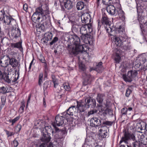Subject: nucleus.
Masks as SVG:
<instances>
[{"mask_svg":"<svg viewBox=\"0 0 147 147\" xmlns=\"http://www.w3.org/2000/svg\"><path fill=\"white\" fill-rule=\"evenodd\" d=\"M106 30L107 32L109 33L110 34H111V32H112V30L110 27H109L107 28H106Z\"/></svg>","mask_w":147,"mask_h":147,"instance_id":"nucleus-61","label":"nucleus"},{"mask_svg":"<svg viewBox=\"0 0 147 147\" xmlns=\"http://www.w3.org/2000/svg\"><path fill=\"white\" fill-rule=\"evenodd\" d=\"M42 9L41 7H39L36 9L35 12L33 14L32 17V21L35 23H38L42 16L41 12L42 11Z\"/></svg>","mask_w":147,"mask_h":147,"instance_id":"nucleus-5","label":"nucleus"},{"mask_svg":"<svg viewBox=\"0 0 147 147\" xmlns=\"http://www.w3.org/2000/svg\"><path fill=\"white\" fill-rule=\"evenodd\" d=\"M64 6L66 9H71L73 7L72 2L69 0H65L64 1Z\"/></svg>","mask_w":147,"mask_h":147,"instance_id":"nucleus-20","label":"nucleus"},{"mask_svg":"<svg viewBox=\"0 0 147 147\" xmlns=\"http://www.w3.org/2000/svg\"><path fill=\"white\" fill-rule=\"evenodd\" d=\"M16 24L13 25L12 26H10L11 29L10 32L12 36L13 37L16 38L20 36L21 35L20 31L18 28L16 27Z\"/></svg>","mask_w":147,"mask_h":147,"instance_id":"nucleus-8","label":"nucleus"},{"mask_svg":"<svg viewBox=\"0 0 147 147\" xmlns=\"http://www.w3.org/2000/svg\"><path fill=\"white\" fill-rule=\"evenodd\" d=\"M83 76L84 79V81L83 82V85L86 86L90 84L91 81V78L90 75L85 72L83 74Z\"/></svg>","mask_w":147,"mask_h":147,"instance_id":"nucleus-13","label":"nucleus"},{"mask_svg":"<svg viewBox=\"0 0 147 147\" xmlns=\"http://www.w3.org/2000/svg\"><path fill=\"white\" fill-rule=\"evenodd\" d=\"M104 97L105 95L103 94H98L96 97V100L97 102L99 104H102L103 101Z\"/></svg>","mask_w":147,"mask_h":147,"instance_id":"nucleus-22","label":"nucleus"},{"mask_svg":"<svg viewBox=\"0 0 147 147\" xmlns=\"http://www.w3.org/2000/svg\"><path fill=\"white\" fill-rule=\"evenodd\" d=\"M58 40V38L56 37H55L53 40L50 43V45H51L54 43L57 42Z\"/></svg>","mask_w":147,"mask_h":147,"instance_id":"nucleus-49","label":"nucleus"},{"mask_svg":"<svg viewBox=\"0 0 147 147\" xmlns=\"http://www.w3.org/2000/svg\"><path fill=\"white\" fill-rule=\"evenodd\" d=\"M92 31L91 26L90 24H86L81 26L80 28V32L82 36H84L86 37L88 32L90 33Z\"/></svg>","mask_w":147,"mask_h":147,"instance_id":"nucleus-7","label":"nucleus"},{"mask_svg":"<svg viewBox=\"0 0 147 147\" xmlns=\"http://www.w3.org/2000/svg\"><path fill=\"white\" fill-rule=\"evenodd\" d=\"M80 28V26L79 24L76 23V22H74L73 23L72 27V30L73 31H74L76 32H77Z\"/></svg>","mask_w":147,"mask_h":147,"instance_id":"nucleus-27","label":"nucleus"},{"mask_svg":"<svg viewBox=\"0 0 147 147\" xmlns=\"http://www.w3.org/2000/svg\"><path fill=\"white\" fill-rule=\"evenodd\" d=\"M17 53L13 51L11 52L7 56L9 60V65H10L13 68L16 67L18 65L19 63L15 58V56Z\"/></svg>","mask_w":147,"mask_h":147,"instance_id":"nucleus-3","label":"nucleus"},{"mask_svg":"<svg viewBox=\"0 0 147 147\" xmlns=\"http://www.w3.org/2000/svg\"><path fill=\"white\" fill-rule=\"evenodd\" d=\"M90 105H92V107L93 108H95L96 105V102L95 99L90 97Z\"/></svg>","mask_w":147,"mask_h":147,"instance_id":"nucleus-35","label":"nucleus"},{"mask_svg":"<svg viewBox=\"0 0 147 147\" xmlns=\"http://www.w3.org/2000/svg\"><path fill=\"white\" fill-rule=\"evenodd\" d=\"M38 27L37 29V31L38 30L39 32H41V31H44L45 30L46 27V26L45 23H42V24L38 25Z\"/></svg>","mask_w":147,"mask_h":147,"instance_id":"nucleus-30","label":"nucleus"},{"mask_svg":"<svg viewBox=\"0 0 147 147\" xmlns=\"http://www.w3.org/2000/svg\"><path fill=\"white\" fill-rule=\"evenodd\" d=\"M131 92V91L130 89L129 88L127 89L126 90V92L125 93L126 96L127 97H129Z\"/></svg>","mask_w":147,"mask_h":147,"instance_id":"nucleus-52","label":"nucleus"},{"mask_svg":"<svg viewBox=\"0 0 147 147\" xmlns=\"http://www.w3.org/2000/svg\"><path fill=\"white\" fill-rule=\"evenodd\" d=\"M5 15H5V13H3L1 11L0 12V20H2V18H3L5 16Z\"/></svg>","mask_w":147,"mask_h":147,"instance_id":"nucleus-60","label":"nucleus"},{"mask_svg":"<svg viewBox=\"0 0 147 147\" xmlns=\"http://www.w3.org/2000/svg\"><path fill=\"white\" fill-rule=\"evenodd\" d=\"M137 72L135 70H130L128 72L127 75L123 74L122 77L125 81L131 82L133 79L136 77L137 75Z\"/></svg>","mask_w":147,"mask_h":147,"instance_id":"nucleus-4","label":"nucleus"},{"mask_svg":"<svg viewBox=\"0 0 147 147\" xmlns=\"http://www.w3.org/2000/svg\"><path fill=\"white\" fill-rule=\"evenodd\" d=\"M11 46L13 48H21L22 47L21 43L19 42L15 43H11L10 44Z\"/></svg>","mask_w":147,"mask_h":147,"instance_id":"nucleus-33","label":"nucleus"},{"mask_svg":"<svg viewBox=\"0 0 147 147\" xmlns=\"http://www.w3.org/2000/svg\"><path fill=\"white\" fill-rule=\"evenodd\" d=\"M76 108L75 106H73L71 107H69L67 110V111H68L70 115H73V114L75 112L76 110Z\"/></svg>","mask_w":147,"mask_h":147,"instance_id":"nucleus-29","label":"nucleus"},{"mask_svg":"<svg viewBox=\"0 0 147 147\" xmlns=\"http://www.w3.org/2000/svg\"><path fill=\"white\" fill-rule=\"evenodd\" d=\"M98 129L99 131V134L103 133V132L107 131H109V128L106 126L99 127Z\"/></svg>","mask_w":147,"mask_h":147,"instance_id":"nucleus-25","label":"nucleus"},{"mask_svg":"<svg viewBox=\"0 0 147 147\" xmlns=\"http://www.w3.org/2000/svg\"><path fill=\"white\" fill-rule=\"evenodd\" d=\"M140 139L142 144L145 145H147V136H144L143 135H142Z\"/></svg>","mask_w":147,"mask_h":147,"instance_id":"nucleus-31","label":"nucleus"},{"mask_svg":"<svg viewBox=\"0 0 147 147\" xmlns=\"http://www.w3.org/2000/svg\"><path fill=\"white\" fill-rule=\"evenodd\" d=\"M64 88L66 91H68L70 90V86L68 84L65 85L64 86Z\"/></svg>","mask_w":147,"mask_h":147,"instance_id":"nucleus-55","label":"nucleus"},{"mask_svg":"<svg viewBox=\"0 0 147 147\" xmlns=\"http://www.w3.org/2000/svg\"><path fill=\"white\" fill-rule=\"evenodd\" d=\"M146 59L145 58H143L140 61V64H144L146 62Z\"/></svg>","mask_w":147,"mask_h":147,"instance_id":"nucleus-58","label":"nucleus"},{"mask_svg":"<svg viewBox=\"0 0 147 147\" xmlns=\"http://www.w3.org/2000/svg\"><path fill=\"white\" fill-rule=\"evenodd\" d=\"M101 22L102 24L108 25L109 26V20L107 15L105 14L102 15L101 19Z\"/></svg>","mask_w":147,"mask_h":147,"instance_id":"nucleus-21","label":"nucleus"},{"mask_svg":"<svg viewBox=\"0 0 147 147\" xmlns=\"http://www.w3.org/2000/svg\"><path fill=\"white\" fill-rule=\"evenodd\" d=\"M133 147H140V143L139 141L136 140L132 143Z\"/></svg>","mask_w":147,"mask_h":147,"instance_id":"nucleus-38","label":"nucleus"},{"mask_svg":"<svg viewBox=\"0 0 147 147\" xmlns=\"http://www.w3.org/2000/svg\"><path fill=\"white\" fill-rule=\"evenodd\" d=\"M103 113L104 116L103 117H102V121H101V124L106 125L109 126L113 124L112 122L108 121H105L106 117L105 116L104 112H103Z\"/></svg>","mask_w":147,"mask_h":147,"instance_id":"nucleus-23","label":"nucleus"},{"mask_svg":"<svg viewBox=\"0 0 147 147\" xmlns=\"http://www.w3.org/2000/svg\"><path fill=\"white\" fill-rule=\"evenodd\" d=\"M127 113V108H123L121 109V113L122 115H125Z\"/></svg>","mask_w":147,"mask_h":147,"instance_id":"nucleus-47","label":"nucleus"},{"mask_svg":"<svg viewBox=\"0 0 147 147\" xmlns=\"http://www.w3.org/2000/svg\"><path fill=\"white\" fill-rule=\"evenodd\" d=\"M7 90L3 86L0 88V93L2 94H5L7 92Z\"/></svg>","mask_w":147,"mask_h":147,"instance_id":"nucleus-44","label":"nucleus"},{"mask_svg":"<svg viewBox=\"0 0 147 147\" xmlns=\"http://www.w3.org/2000/svg\"><path fill=\"white\" fill-rule=\"evenodd\" d=\"M98 110L96 109H93L89 111L87 115L88 117L90 116V115H94L98 113Z\"/></svg>","mask_w":147,"mask_h":147,"instance_id":"nucleus-34","label":"nucleus"},{"mask_svg":"<svg viewBox=\"0 0 147 147\" xmlns=\"http://www.w3.org/2000/svg\"><path fill=\"white\" fill-rule=\"evenodd\" d=\"M55 121L57 125L58 126L62 125L64 123L63 117L58 115L56 116Z\"/></svg>","mask_w":147,"mask_h":147,"instance_id":"nucleus-15","label":"nucleus"},{"mask_svg":"<svg viewBox=\"0 0 147 147\" xmlns=\"http://www.w3.org/2000/svg\"><path fill=\"white\" fill-rule=\"evenodd\" d=\"M19 117H17L13 119L12 121V125H13L14 123L19 119Z\"/></svg>","mask_w":147,"mask_h":147,"instance_id":"nucleus-56","label":"nucleus"},{"mask_svg":"<svg viewBox=\"0 0 147 147\" xmlns=\"http://www.w3.org/2000/svg\"><path fill=\"white\" fill-rule=\"evenodd\" d=\"M42 16H41V21L42 23H45V25H47V22L48 21V18H49V16H47L45 14H43L41 13Z\"/></svg>","mask_w":147,"mask_h":147,"instance_id":"nucleus-26","label":"nucleus"},{"mask_svg":"<svg viewBox=\"0 0 147 147\" xmlns=\"http://www.w3.org/2000/svg\"><path fill=\"white\" fill-rule=\"evenodd\" d=\"M125 36V35L123 34V35L120 36V37H115L113 38V40L117 46L121 47L122 45L123 40L124 39V37Z\"/></svg>","mask_w":147,"mask_h":147,"instance_id":"nucleus-12","label":"nucleus"},{"mask_svg":"<svg viewBox=\"0 0 147 147\" xmlns=\"http://www.w3.org/2000/svg\"><path fill=\"white\" fill-rule=\"evenodd\" d=\"M25 106L24 102H22V105L20 107V109L22 110V112H23L24 110V108Z\"/></svg>","mask_w":147,"mask_h":147,"instance_id":"nucleus-62","label":"nucleus"},{"mask_svg":"<svg viewBox=\"0 0 147 147\" xmlns=\"http://www.w3.org/2000/svg\"><path fill=\"white\" fill-rule=\"evenodd\" d=\"M123 40L122 45L121 47V48L126 51L130 50L131 48V46L130 42L128 40L127 36H125L124 37V39Z\"/></svg>","mask_w":147,"mask_h":147,"instance_id":"nucleus-10","label":"nucleus"},{"mask_svg":"<svg viewBox=\"0 0 147 147\" xmlns=\"http://www.w3.org/2000/svg\"><path fill=\"white\" fill-rule=\"evenodd\" d=\"M112 0H102V2L104 4L109 5L112 3Z\"/></svg>","mask_w":147,"mask_h":147,"instance_id":"nucleus-41","label":"nucleus"},{"mask_svg":"<svg viewBox=\"0 0 147 147\" xmlns=\"http://www.w3.org/2000/svg\"><path fill=\"white\" fill-rule=\"evenodd\" d=\"M16 74L9 75L7 74L6 76L4 78V80L8 83H11V82L13 84L17 83L18 78H16Z\"/></svg>","mask_w":147,"mask_h":147,"instance_id":"nucleus-9","label":"nucleus"},{"mask_svg":"<svg viewBox=\"0 0 147 147\" xmlns=\"http://www.w3.org/2000/svg\"><path fill=\"white\" fill-rule=\"evenodd\" d=\"M45 36L42 39V41L44 43H46L49 40H51L53 37V34L51 32H48L45 35Z\"/></svg>","mask_w":147,"mask_h":147,"instance_id":"nucleus-14","label":"nucleus"},{"mask_svg":"<svg viewBox=\"0 0 147 147\" xmlns=\"http://www.w3.org/2000/svg\"><path fill=\"white\" fill-rule=\"evenodd\" d=\"M2 20H3L4 23L6 24L9 25L10 27L12 26L13 25V24H16L15 21L13 18L6 15L5 16L4 18Z\"/></svg>","mask_w":147,"mask_h":147,"instance_id":"nucleus-11","label":"nucleus"},{"mask_svg":"<svg viewBox=\"0 0 147 147\" xmlns=\"http://www.w3.org/2000/svg\"><path fill=\"white\" fill-rule=\"evenodd\" d=\"M49 83V82L48 81H46L44 83V87H45L46 88H47L49 86H48V85Z\"/></svg>","mask_w":147,"mask_h":147,"instance_id":"nucleus-63","label":"nucleus"},{"mask_svg":"<svg viewBox=\"0 0 147 147\" xmlns=\"http://www.w3.org/2000/svg\"><path fill=\"white\" fill-rule=\"evenodd\" d=\"M7 74L5 72H4L2 73L0 70V80H1L2 79L4 80V78L6 76Z\"/></svg>","mask_w":147,"mask_h":147,"instance_id":"nucleus-42","label":"nucleus"},{"mask_svg":"<svg viewBox=\"0 0 147 147\" xmlns=\"http://www.w3.org/2000/svg\"><path fill=\"white\" fill-rule=\"evenodd\" d=\"M79 67L80 69H81L83 71H84L86 68L85 67V65L81 63L79 64Z\"/></svg>","mask_w":147,"mask_h":147,"instance_id":"nucleus-50","label":"nucleus"},{"mask_svg":"<svg viewBox=\"0 0 147 147\" xmlns=\"http://www.w3.org/2000/svg\"><path fill=\"white\" fill-rule=\"evenodd\" d=\"M51 139V138L48 134H43L40 140L42 141L47 143L50 141Z\"/></svg>","mask_w":147,"mask_h":147,"instance_id":"nucleus-19","label":"nucleus"},{"mask_svg":"<svg viewBox=\"0 0 147 147\" xmlns=\"http://www.w3.org/2000/svg\"><path fill=\"white\" fill-rule=\"evenodd\" d=\"M5 132L8 137L11 136L14 134L13 132L9 131L7 130H5Z\"/></svg>","mask_w":147,"mask_h":147,"instance_id":"nucleus-54","label":"nucleus"},{"mask_svg":"<svg viewBox=\"0 0 147 147\" xmlns=\"http://www.w3.org/2000/svg\"><path fill=\"white\" fill-rule=\"evenodd\" d=\"M45 129L47 131V134H49V132H51L52 134H53L54 131L52 129L51 127V126H47L45 127Z\"/></svg>","mask_w":147,"mask_h":147,"instance_id":"nucleus-37","label":"nucleus"},{"mask_svg":"<svg viewBox=\"0 0 147 147\" xmlns=\"http://www.w3.org/2000/svg\"><path fill=\"white\" fill-rule=\"evenodd\" d=\"M85 5L84 2L81 1H78L76 4V7L78 10H81L84 7Z\"/></svg>","mask_w":147,"mask_h":147,"instance_id":"nucleus-24","label":"nucleus"},{"mask_svg":"<svg viewBox=\"0 0 147 147\" xmlns=\"http://www.w3.org/2000/svg\"><path fill=\"white\" fill-rule=\"evenodd\" d=\"M13 144L14 146L16 147L18 146V142L17 140H15L13 141Z\"/></svg>","mask_w":147,"mask_h":147,"instance_id":"nucleus-59","label":"nucleus"},{"mask_svg":"<svg viewBox=\"0 0 147 147\" xmlns=\"http://www.w3.org/2000/svg\"><path fill=\"white\" fill-rule=\"evenodd\" d=\"M28 8V5L27 4H25L23 5V9L26 12H27Z\"/></svg>","mask_w":147,"mask_h":147,"instance_id":"nucleus-57","label":"nucleus"},{"mask_svg":"<svg viewBox=\"0 0 147 147\" xmlns=\"http://www.w3.org/2000/svg\"><path fill=\"white\" fill-rule=\"evenodd\" d=\"M106 10L107 12L111 15H113L115 13V8L113 5H108L107 7Z\"/></svg>","mask_w":147,"mask_h":147,"instance_id":"nucleus-17","label":"nucleus"},{"mask_svg":"<svg viewBox=\"0 0 147 147\" xmlns=\"http://www.w3.org/2000/svg\"><path fill=\"white\" fill-rule=\"evenodd\" d=\"M118 32L121 34L124 31V29L122 26H120L118 29Z\"/></svg>","mask_w":147,"mask_h":147,"instance_id":"nucleus-48","label":"nucleus"},{"mask_svg":"<svg viewBox=\"0 0 147 147\" xmlns=\"http://www.w3.org/2000/svg\"><path fill=\"white\" fill-rule=\"evenodd\" d=\"M68 111H67V110L66 111L63 112L62 113V115H63L62 116L63 117V118H67L68 117V116L70 115Z\"/></svg>","mask_w":147,"mask_h":147,"instance_id":"nucleus-46","label":"nucleus"},{"mask_svg":"<svg viewBox=\"0 0 147 147\" xmlns=\"http://www.w3.org/2000/svg\"><path fill=\"white\" fill-rule=\"evenodd\" d=\"M21 125L20 124H18L15 128V131L16 132H19L21 129Z\"/></svg>","mask_w":147,"mask_h":147,"instance_id":"nucleus-45","label":"nucleus"},{"mask_svg":"<svg viewBox=\"0 0 147 147\" xmlns=\"http://www.w3.org/2000/svg\"><path fill=\"white\" fill-rule=\"evenodd\" d=\"M43 76V74L41 73L39 74V77L38 85H40L41 83L42 82V78Z\"/></svg>","mask_w":147,"mask_h":147,"instance_id":"nucleus-40","label":"nucleus"},{"mask_svg":"<svg viewBox=\"0 0 147 147\" xmlns=\"http://www.w3.org/2000/svg\"><path fill=\"white\" fill-rule=\"evenodd\" d=\"M117 12L119 17L121 18L122 20L124 21L125 18L124 12L121 9H119L117 11Z\"/></svg>","mask_w":147,"mask_h":147,"instance_id":"nucleus-28","label":"nucleus"},{"mask_svg":"<svg viewBox=\"0 0 147 147\" xmlns=\"http://www.w3.org/2000/svg\"><path fill=\"white\" fill-rule=\"evenodd\" d=\"M39 59L41 62L44 63H46V61L44 57L40 55V57H39Z\"/></svg>","mask_w":147,"mask_h":147,"instance_id":"nucleus-51","label":"nucleus"},{"mask_svg":"<svg viewBox=\"0 0 147 147\" xmlns=\"http://www.w3.org/2000/svg\"><path fill=\"white\" fill-rule=\"evenodd\" d=\"M102 63L101 62L99 63L98 65H96L95 68V70L97 71L98 72H100L102 69Z\"/></svg>","mask_w":147,"mask_h":147,"instance_id":"nucleus-32","label":"nucleus"},{"mask_svg":"<svg viewBox=\"0 0 147 147\" xmlns=\"http://www.w3.org/2000/svg\"><path fill=\"white\" fill-rule=\"evenodd\" d=\"M100 136L102 138H105L109 136V131H105L103 133L99 134Z\"/></svg>","mask_w":147,"mask_h":147,"instance_id":"nucleus-36","label":"nucleus"},{"mask_svg":"<svg viewBox=\"0 0 147 147\" xmlns=\"http://www.w3.org/2000/svg\"><path fill=\"white\" fill-rule=\"evenodd\" d=\"M53 126L55 128V131L57 133L58 131L59 130V128L57 127H56L55 125L54 124H53Z\"/></svg>","mask_w":147,"mask_h":147,"instance_id":"nucleus-64","label":"nucleus"},{"mask_svg":"<svg viewBox=\"0 0 147 147\" xmlns=\"http://www.w3.org/2000/svg\"><path fill=\"white\" fill-rule=\"evenodd\" d=\"M9 65V60L8 58L6 59L5 58H2L0 60V65L3 67H6Z\"/></svg>","mask_w":147,"mask_h":147,"instance_id":"nucleus-16","label":"nucleus"},{"mask_svg":"<svg viewBox=\"0 0 147 147\" xmlns=\"http://www.w3.org/2000/svg\"><path fill=\"white\" fill-rule=\"evenodd\" d=\"M63 38L65 41L69 43L66 48L70 54L76 55L83 51H87L85 45L81 44L80 38L76 34L66 33L64 35Z\"/></svg>","mask_w":147,"mask_h":147,"instance_id":"nucleus-1","label":"nucleus"},{"mask_svg":"<svg viewBox=\"0 0 147 147\" xmlns=\"http://www.w3.org/2000/svg\"><path fill=\"white\" fill-rule=\"evenodd\" d=\"M115 53V55L120 56L122 53L121 50L120 49H115L114 50Z\"/></svg>","mask_w":147,"mask_h":147,"instance_id":"nucleus-39","label":"nucleus"},{"mask_svg":"<svg viewBox=\"0 0 147 147\" xmlns=\"http://www.w3.org/2000/svg\"><path fill=\"white\" fill-rule=\"evenodd\" d=\"M90 97H87L85 99L84 102L81 101L77 102V108L79 115L83 118L85 114L84 111L87 108L90 107Z\"/></svg>","mask_w":147,"mask_h":147,"instance_id":"nucleus-2","label":"nucleus"},{"mask_svg":"<svg viewBox=\"0 0 147 147\" xmlns=\"http://www.w3.org/2000/svg\"><path fill=\"white\" fill-rule=\"evenodd\" d=\"M41 13L43 14H45V15H46L47 16H49V11L48 9H47L45 10H42V11L41 12Z\"/></svg>","mask_w":147,"mask_h":147,"instance_id":"nucleus-53","label":"nucleus"},{"mask_svg":"<svg viewBox=\"0 0 147 147\" xmlns=\"http://www.w3.org/2000/svg\"><path fill=\"white\" fill-rule=\"evenodd\" d=\"M88 17H89V15L87 13L82 14L81 16V19L82 23H85L89 22L90 19Z\"/></svg>","mask_w":147,"mask_h":147,"instance_id":"nucleus-18","label":"nucleus"},{"mask_svg":"<svg viewBox=\"0 0 147 147\" xmlns=\"http://www.w3.org/2000/svg\"><path fill=\"white\" fill-rule=\"evenodd\" d=\"M99 117V119L96 117H92L90 121V126L92 127H98L101 124L102 121V117Z\"/></svg>","mask_w":147,"mask_h":147,"instance_id":"nucleus-6","label":"nucleus"},{"mask_svg":"<svg viewBox=\"0 0 147 147\" xmlns=\"http://www.w3.org/2000/svg\"><path fill=\"white\" fill-rule=\"evenodd\" d=\"M114 59L116 63H119L121 59L120 56L115 55Z\"/></svg>","mask_w":147,"mask_h":147,"instance_id":"nucleus-43","label":"nucleus"}]
</instances>
